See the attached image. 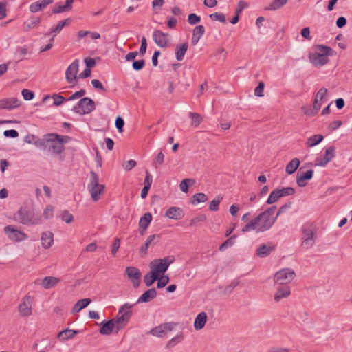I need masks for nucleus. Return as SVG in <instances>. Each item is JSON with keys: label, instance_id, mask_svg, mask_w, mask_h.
I'll return each instance as SVG.
<instances>
[{"label": "nucleus", "instance_id": "nucleus-1", "mask_svg": "<svg viewBox=\"0 0 352 352\" xmlns=\"http://www.w3.org/2000/svg\"><path fill=\"white\" fill-rule=\"evenodd\" d=\"M134 305L135 304L126 302L119 308L118 314L114 318L102 321L100 324V333L110 335L114 328L116 332L123 329L133 316L132 308Z\"/></svg>", "mask_w": 352, "mask_h": 352}, {"label": "nucleus", "instance_id": "nucleus-2", "mask_svg": "<svg viewBox=\"0 0 352 352\" xmlns=\"http://www.w3.org/2000/svg\"><path fill=\"white\" fill-rule=\"evenodd\" d=\"M276 209L275 206L268 208L248 223L243 228L242 232H248L256 230V232H263L270 230L277 220V216L273 217Z\"/></svg>", "mask_w": 352, "mask_h": 352}, {"label": "nucleus", "instance_id": "nucleus-3", "mask_svg": "<svg viewBox=\"0 0 352 352\" xmlns=\"http://www.w3.org/2000/svg\"><path fill=\"white\" fill-rule=\"evenodd\" d=\"M301 232V247L305 249L311 248L316 243L317 239V226L315 223L307 221L302 224L300 228Z\"/></svg>", "mask_w": 352, "mask_h": 352}, {"label": "nucleus", "instance_id": "nucleus-4", "mask_svg": "<svg viewBox=\"0 0 352 352\" xmlns=\"http://www.w3.org/2000/svg\"><path fill=\"white\" fill-rule=\"evenodd\" d=\"M13 220L25 226H35L42 223V217L34 210L21 207L13 215Z\"/></svg>", "mask_w": 352, "mask_h": 352}, {"label": "nucleus", "instance_id": "nucleus-5", "mask_svg": "<svg viewBox=\"0 0 352 352\" xmlns=\"http://www.w3.org/2000/svg\"><path fill=\"white\" fill-rule=\"evenodd\" d=\"M175 261L173 256H168L163 258H157L151 261L149 264L151 270L155 274H163L168 270V267Z\"/></svg>", "mask_w": 352, "mask_h": 352}, {"label": "nucleus", "instance_id": "nucleus-6", "mask_svg": "<svg viewBox=\"0 0 352 352\" xmlns=\"http://www.w3.org/2000/svg\"><path fill=\"white\" fill-rule=\"evenodd\" d=\"M88 189L94 201H97L100 199V195L104 190V186L99 184L98 176L94 171H91L90 173V182L88 185Z\"/></svg>", "mask_w": 352, "mask_h": 352}, {"label": "nucleus", "instance_id": "nucleus-7", "mask_svg": "<svg viewBox=\"0 0 352 352\" xmlns=\"http://www.w3.org/2000/svg\"><path fill=\"white\" fill-rule=\"evenodd\" d=\"M96 109L94 101L88 97L81 98L72 108V111L80 115L89 114Z\"/></svg>", "mask_w": 352, "mask_h": 352}, {"label": "nucleus", "instance_id": "nucleus-8", "mask_svg": "<svg viewBox=\"0 0 352 352\" xmlns=\"http://www.w3.org/2000/svg\"><path fill=\"white\" fill-rule=\"evenodd\" d=\"M295 277V272L290 268H283L276 272L274 280L276 283L287 285Z\"/></svg>", "mask_w": 352, "mask_h": 352}, {"label": "nucleus", "instance_id": "nucleus-9", "mask_svg": "<svg viewBox=\"0 0 352 352\" xmlns=\"http://www.w3.org/2000/svg\"><path fill=\"white\" fill-rule=\"evenodd\" d=\"M176 326L175 322H166L161 324L150 331V333L154 336L159 338H164L167 333L173 331Z\"/></svg>", "mask_w": 352, "mask_h": 352}, {"label": "nucleus", "instance_id": "nucleus-10", "mask_svg": "<svg viewBox=\"0 0 352 352\" xmlns=\"http://www.w3.org/2000/svg\"><path fill=\"white\" fill-rule=\"evenodd\" d=\"M4 232L7 234L8 238L13 241L21 242L28 239V235L14 228L13 226H7L4 228Z\"/></svg>", "mask_w": 352, "mask_h": 352}, {"label": "nucleus", "instance_id": "nucleus-11", "mask_svg": "<svg viewBox=\"0 0 352 352\" xmlns=\"http://www.w3.org/2000/svg\"><path fill=\"white\" fill-rule=\"evenodd\" d=\"M79 69V60L75 59L67 67L65 72V78L68 83H72L77 80V74Z\"/></svg>", "mask_w": 352, "mask_h": 352}, {"label": "nucleus", "instance_id": "nucleus-12", "mask_svg": "<svg viewBox=\"0 0 352 352\" xmlns=\"http://www.w3.org/2000/svg\"><path fill=\"white\" fill-rule=\"evenodd\" d=\"M170 35L161 30H155L153 32V39L154 42L160 47L166 48L168 46Z\"/></svg>", "mask_w": 352, "mask_h": 352}, {"label": "nucleus", "instance_id": "nucleus-13", "mask_svg": "<svg viewBox=\"0 0 352 352\" xmlns=\"http://www.w3.org/2000/svg\"><path fill=\"white\" fill-rule=\"evenodd\" d=\"M32 299L30 296H25L23 302L19 305V310L22 316H29L32 314Z\"/></svg>", "mask_w": 352, "mask_h": 352}, {"label": "nucleus", "instance_id": "nucleus-14", "mask_svg": "<svg viewBox=\"0 0 352 352\" xmlns=\"http://www.w3.org/2000/svg\"><path fill=\"white\" fill-rule=\"evenodd\" d=\"M309 58L312 65L315 67H322L329 62V58L322 54L316 52L310 53Z\"/></svg>", "mask_w": 352, "mask_h": 352}, {"label": "nucleus", "instance_id": "nucleus-15", "mask_svg": "<svg viewBox=\"0 0 352 352\" xmlns=\"http://www.w3.org/2000/svg\"><path fill=\"white\" fill-rule=\"evenodd\" d=\"M314 170L310 169L306 172H298L297 174L296 183L300 187H305L307 185V181L313 177Z\"/></svg>", "mask_w": 352, "mask_h": 352}, {"label": "nucleus", "instance_id": "nucleus-16", "mask_svg": "<svg viewBox=\"0 0 352 352\" xmlns=\"http://www.w3.org/2000/svg\"><path fill=\"white\" fill-rule=\"evenodd\" d=\"M165 216L171 219L179 220L184 217V212L182 208L172 206L166 210Z\"/></svg>", "mask_w": 352, "mask_h": 352}, {"label": "nucleus", "instance_id": "nucleus-17", "mask_svg": "<svg viewBox=\"0 0 352 352\" xmlns=\"http://www.w3.org/2000/svg\"><path fill=\"white\" fill-rule=\"evenodd\" d=\"M21 100L15 98H6L0 100V109H12L20 106Z\"/></svg>", "mask_w": 352, "mask_h": 352}, {"label": "nucleus", "instance_id": "nucleus-18", "mask_svg": "<svg viewBox=\"0 0 352 352\" xmlns=\"http://www.w3.org/2000/svg\"><path fill=\"white\" fill-rule=\"evenodd\" d=\"M160 238H161V236L160 234L150 235L147 238L144 244L142 245L140 249V254H141V256H143L146 255L147 253V250L149 248V245L151 244H152L153 242L154 244L157 243L160 241Z\"/></svg>", "mask_w": 352, "mask_h": 352}, {"label": "nucleus", "instance_id": "nucleus-19", "mask_svg": "<svg viewBox=\"0 0 352 352\" xmlns=\"http://www.w3.org/2000/svg\"><path fill=\"white\" fill-rule=\"evenodd\" d=\"M291 294V289L288 285H283L278 287L276 289V293L274 296V300L279 302L282 298H287Z\"/></svg>", "mask_w": 352, "mask_h": 352}, {"label": "nucleus", "instance_id": "nucleus-20", "mask_svg": "<svg viewBox=\"0 0 352 352\" xmlns=\"http://www.w3.org/2000/svg\"><path fill=\"white\" fill-rule=\"evenodd\" d=\"M41 16H31L27 21L23 23V30L25 32L30 31L36 27L41 23Z\"/></svg>", "mask_w": 352, "mask_h": 352}, {"label": "nucleus", "instance_id": "nucleus-21", "mask_svg": "<svg viewBox=\"0 0 352 352\" xmlns=\"http://www.w3.org/2000/svg\"><path fill=\"white\" fill-rule=\"evenodd\" d=\"M52 3L53 0H41V1H36L30 4L29 9L32 13H36L45 8Z\"/></svg>", "mask_w": 352, "mask_h": 352}, {"label": "nucleus", "instance_id": "nucleus-22", "mask_svg": "<svg viewBox=\"0 0 352 352\" xmlns=\"http://www.w3.org/2000/svg\"><path fill=\"white\" fill-rule=\"evenodd\" d=\"M275 249V245L269 244H262L256 250V255L258 257L263 258L269 256Z\"/></svg>", "mask_w": 352, "mask_h": 352}, {"label": "nucleus", "instance_id": "nucleus-23", "mask_svg": "<svg viewBox=\"0 0 352 352\" xmlns=\"http://www.w3.org/2000/svg\"><path fill=\"white\" fill-rule=\"evenodd\" d=\"M41 241L43 248H50L54 243L53 233L50 231L43 232L41 234Z\"/></svg>", "mask_w": 352, "mask_h": 352}, {"label": "nucleus", "instance_id": "nucleus-24", "mask_svg": "<svg viewBox=\"0 0 352 352\" xmlns=\"http://www.w3.org/2000/svg\"><path fill=\"white\" fill-rule=\"evenodd\" d=\"M157 296V291L155 288H151L138 299L136 303L148 302Z\"/></svg>", "mask_w": 352, "mask_h": 352}, {"label": "nucleus", "instance_id": "nucleus-25", "mask_svg": "<svg viewBox=\"0 0 352 352\" xmlns=\"http://www.w3.org/2000/svg\"><path fill=\"white\" fill-rule=\"evenodd\" d=\"M205 34V28L202 25L196 26L192 30L191 44L196 45L201 36Z\"/></svg>", "mask_w": 352, "mask_h": 352}, {"label": "nucleus", "instance_id": "nucleus-26", "mask_svg": "<svg viewBox=\"0 0 352 352\" xmlns=\"http://www.w3.org/2000/svg\"><path fill=\"white\" fill-rule=\"evenodd\" d=\"M72 21L70 18H67L66 19L60 21L56 25L52 27L50 29V31L45 34V36H50L51 34H54L56 35L63 30V28L67 24H69Z\"/></svg>", "mask_w": 352, "mask_h": 352}, {"label": "nucleus", "instance_id": "nucleus-27", "mask_svg": "<svg viewBox=\"0 0 352 352\" xmlns=\"http://www.w3.org/2000/svg\"><path fill=\"white\" fill-rule=\"evenodd\" d=\"M78 333L79 331L77 330H72L67 328L60 331L57 335V338L61 341H65L73 338Z\"/></svg>", "mask_w": 352, "mask_h": 352}, {"label": "nucleus", "instance_id": "nucleus-28", "mask_svg": "<svg viewBox=\"0 0 352 352\" xmlns=\"http://www.w3.org/2000/svg\"><path fill=\"white\" fill-rule=\"evenodd\" d=\"M207 321V314L206 312L202 311L199 313L195 318L194 322V327L196 330H200L205 326Z\"/></svg>", "mask_w": 352, "mask_h": 352}, {"label": "nucleus", "instance_id": "nucleus-29", "mask_svg": "<svg viewBox=\"0 0 352 352\" xmlns=\"http://www.w3.org/2000/svg\"><path fill=\"white\" fill-rule=\"evenodd\" d=\"M51 139L53 142H49V144L47 148H48L49 151H52L56 155L60 154L64 151V146L61 145V144H58L57 140H54L53 138Z\"/></svg>", "mask_w": 352, "mask_h": 352}, {"label": "nucleus", "instance_id": "nucleus-30", "mask_svg": "<svg viewBox=\"0 0 352 352\" xmlns=\"http://www.w3.org/2000/svg\"><path fill=\"white\" fill-rule=\"evenodd\" d=\"M188 43H184L181 45H177L175 47V56L178 61H181L184 59L185 54L188 50Z\"/></svg>", "mask_w": 352, "mask_h": 352}, {"label": "nucleus", "instance_id": "nucleus-31", "mask_svg": "<svg viewBox=\"0 0 352 352\" xmlns=\"http://www.w3.org/2000/svg\"><path fill=\"white\" fill-rule=\"evenodd\" d=\"M60 281V279L54 276H46L42 280V286L45 289L54 287Z\"/></svg>", "mask_w": 352, "mask_h": 352}, {"label": "nucleus", "instance_id": "nucleus-32", "mask_svg": "<svg viewBox=\"0 0 352 352\" xmlns=\"http://www.w3.org/2000/svg\"><path fill=\"white\" fill-rule=\"evenodd\" d=\"M50 135H52V133L44 135L42 138L34 142L35 146L43 149L47 148L49 144V142H53L51 139L52 137Z\"/></svg>", "mask_w": 352, "mask_h": 352}, {"label": "nucleus", "instance_id": "nucleus-33", "mask_svg": "<svg viewBox=\"0 0 352 352\" xmlns=\"http://www.w3.org/2000/svg\"><path fill=\"white\" fill-rule=\"evenodd\" d=\"M91 302L90 298H83L79 300L76 302V303L74 305L72 311L74 313H78L82 309L87 307Z\"/></svg>", "mask_w": 352, "mask_h": 352}, {"label": "nucleus", "instance_id": "nucleus-34", "mask_svg": "<svg viewBox=\"0 0 352 352\" xmlns=\"http://www.w3.org/2000/svg\"><path fill=\"white\" fill-rule=\"evenodd\" d=\"M300 160L298 158H294L286 166L285 171L287 174H293L300 165Z\"/></svg>", "mask_w": 352, "mask_h": 352}, {"label": "nucleus", "instance_id": "nucleus-35", "mask_svg": "<svg viewBox=\"0 0 352 352\" xmlns=\"http://www.w3.org/2000/svg\"><path fill=\"white\" fill-rule=\"evenodd\" d=\"M287 2V0H274L270 6L265 8V10L275 11L283 8Z\"/></svg>", "mask_w": 352, "mask_h": 352}, {"label": "nucleus", "instance_id": "nucleus-36", "mask_svg": "<svg viewBox=\"0 0 352 352\" xmlns=\"http://www.w3.org/2000/svg\"><path fill=\"white\" fill-rule=\"evenodd\" d=\"M152 221V214L150 212H146L142 217L139 221V228L147 229L149 224Z\"/></svg>", "mask_w": 352, "mask_h": 352}, {"label": "nucleus", "instance_id": "nucleus-37", "mask_svg": "<svg viewBox=\"0 0 352 352\" xmlns=\"http://www.w3.org/2000/svg\"><path fill=\"white\" fill-rule=\"evenodd\" d=\"M126 273L131 279H140L141 277L140 270L135 267H127L126 268Z\"/></svg>", "mask_w": 352, "mask_h": 352}, {"label": "nucleus", "instance_id": "nucleus-38", "mask_svg": "<svg viewBox=\"0 0 352 352\" xmlns=\"http://www.w3.org/2000/svg\"><path fill=\"white\" fill-rule=\"evenodd\" d=\"M316 53L317 54H322V56H324L326 57H327V56H332L333 55V50L329 47V46H326V45H318L316 46Z\"/></svg>", "mask_w": 352, "mask_h": 352}, {"label": "nucleus", "instance_id": "nucleus-39", "mask_svg": "<svg viewBox=\"0 0 352 352\" xmlns=\"http://www.w3.org/2000/svg\"><path fill=\"white\" fill-rule=\"evenodd\" d=\"M323 139L322 135H314L307 139L306 144L307 146L313 147L320 143Z\"/></svg>", "mask_w": 352, "mask_h": 352}, {"label": "nucleus", "instance_id": "nucleus-40", "mask_svg": "<svg viewBox=\"0 0 352 352\" xmlns=\"http://www.w3.org/2000/svg\"><path fill=\"white\" fill-rule=\"evenodd\" d=\"M159 278L158 274H155L151 270L144 277V282L147 287L151 286L155 280Z\"/></svg>", "mask_w": 352, "mask_h": 352}, {"label": "nucleus", "instance_id": "nucleus-41", "mask_svg": "<svg viewBox=\"0 0 352 352\" xmlns=\"http://www.w3.org/2000/svg\"><path fill=\"white\" fill-rule=\"evenodd\" d=\"M208 200V197L206 194L202 192H199L195 194L192 197L191 204L193 205H197L200 203L205 202Z\"/></svg>", "mask_w": 352, "mask_h": 352}, {"label": "nucleus", "instance_id": "nucleus-42", "mask_svg": "<svg viewBox=\"0 0 352 352\" xmlns=\"http://www.w3.org/2000/svg\"><path fill=\"white\" fill-rule=\"evenodd\" d=\"M280 198L281 196L279 193L278 188H276L270 193V196L267 199L266 203L267 204H272L276 202Z\"/></svg>", "mask_w": 352, "mask_h": 352}, {"label": "nucleus", "instance_id": "nucleus-43", "mask_svg": "<svg viewBox=\"0 0 352 352\" xmlns=\"http://www.w3.org/2000/svg\"><path fill=\"white\" fill-rule=\"evenodd\" d=\"M327 89L325 87L320 88L317 92L315 98L319 100L320 102H326L327 100Z\"/></svg>", "mask_w": 352, "mask_h": 352}, {"label": "nucleus", "instance_id": "nucleus-44", "mask_svg": "<svg viewBox=\"0 0 352 352\" xmlns=\"http://www.w3.org/2000/svg\"><path fill=\"white\" fill-rule=\"evenodd\" d=\"M183 340V335L182 333L177 334L176 336L170 339L166 344L167 348H172L178 343L181 342Z\"/></svg>", "mask_w": 352, "mask_h": 352}, {"label": "nucleus", "instance_id": "nucleus-45", "mask_svg": "<svg viewBox=\"0 0 352 352\" xmlns=\"http://www.w3.org/2000/svg\"><path fill=\"white\" fill-rule=\"evenodd\" d=\"M52 135L51 136L54 138V140H57L58 144H61V145L68 143L72 140V138L67 135H60L56 133H52Z\"/></svg>", "mask_w": 352, "mask_h": 352}, {"label": "nucleus", "instance_id": "nucleus-46", "mask_svg": "<svg viewBox=\"0 0 352 352\" xmlns=\"http://www.w3.org/2000/svg\"><path fill=\"white\" fill-rule=\"evenodd\" d=\"M189 116L190 118L192 119V126H194V127H197L198 126L201 121H202V118L201 117V116L197 113H189Z\"/></svg>", "mask_w": 352, "mask_h": 352}, {"label": "nucleus", "instance_id": "nucleus-47", "mask_svg": "<svg viewBox=\"0 0 352 352\" xmlns=\"http://www.w3.org/2000/svg\"><path fill=\"white\" fill-rule=\"evenodd\" d=\"M235 236H233L229 239H228L227 240H226V241H224L220 246H219V250L221 252H223L225 251L226 249H228V248L232 246L234 243V239H235Z\"/></svg>", "mask_w": 352, "mask_h": 352}, {"label": "nucleus", "instance_id": "nucleus-48", "mask_svg": "<svg viewBox=\"0 0 352 352\" xmlns=\"http://www.w3.org/2000/svg\"><path fill=\"white\" fill-rule=\"evenodd\" d=\"M278 191H279V193H280L281 197L292 195L295 193V189L292 187H285V188H278Z\"/></svg>", "mask_w": 352, "mask_h": 352}, {"label": "nucleus", "instance_id": "nucleus-49", "mask_svg": "<svg viewBox=\"0 0 352 352\" xmlns=\"http://www.w3.org/2000/svg\"><path fill=\"white\" fill-rule=\"evenodd\" d=\"M188 183L194 184L195 180L191 179H184L182 181V182L179 184V188L181 191L184 192H188Z\"/></svg>", "mask_w": 352, "mask_h": 352}, {"label": "nucleus", "instance_id": "nucleus-50", "mask_svg": "<svg viewBox=\"0 0 352 352\" xmlns=\"http://www.w3.org/2000/svg\"><path fill=\"white\" fill-rule=\"evenodd\" d=\"M209 17L212 20L219 21L221 23L226 22V16L223 13H221V12H215V13L211 14H210Z\"/></svg>", "mask_w": 352, "mask_h": 352}, {"label": "nucleus", "instance_id": "nucleus-51", "mask_svg": "<svg viewBox=\"0 0 352 352\" xmlns=\"http://www.w3.org/2000/svg\"><path fill=\"white\" fill-rule=\"evenodd\" d=\"M52 98L54 100L53 104L54 106H60L65 101H68L67 98H64L63 96L58 95V94H54Z\"/></svg>", "mask_w": 352, "mask_h": 352}, {"label": "nucleus", "instance_id": "nucleus-52", "mask_svg": "<svg viewBox=\"0 0 352 352\" xmlns=\"http://www.w3.org/2000/svg\"><path fill=\"white\" fill-rule=\"evenodd\" d=\"M222 199V197H217L210 202L209 208L212 211H217L219 210V204Z\"/></svg>", "mask_w": 352, "mask_h": 352}, {"label": "nucleus", "instance_id": "nucleus-53", "mask_svg": "<svg viewBox=\"0 0 352 352\" xmlns=\"http://www.w3.org/2000/svg\"><path fill=\"white\" fill-rule=\"evenodd\" d=\"M164 155L161 151L157 154V155L155 158L153 164V166H155V168H158L164 163Z\"/></svg>", "mask_w": 352, "mask_h": 352}, {"label": "nucleus", "instance_id": "nucleus-54", "mask_svg": "<svg viewBox=\"0 0 352 352\" xmlns=\"http://www.w3.org/2000/svg\"><path fill=\"white\" fill-rule=\"evenodd\" d=\"M157 280H158V282L157 284V288H163L169 282V277L167 275H166V276L163 275L162 276H160V275H159V278Z\"/></svg>", "mask_w": 352, "mask_h": 352}, {"label": "nucleus", "instance_id": "nucleus-55", "mask_svg": "<svg viewBox=\"0 0 352 352\" xmlns=\"http://www.w3.org/2000/svg\"><path fill=\"white\" fill-rule=\"evenodd\" d=\"M43 216L45 219L52 218L54 216V207L51 205L47 206L43 211Z\"/></svg>", "mask_w": 352, "mask_h": 352}, {"label": "nucleus", "instance_id": "nucleus-56", "mask_svg": "<svg viewBox=\"0 0 352 352\" xmlns=\"http://www.w3.org/2000/svg\"><path fill=\"white\" fill-rule=\"evenodd\" d=\"M336 148L333 146H329L325 151L324 157L328 160L329 162L335 156Z\"/></svg>", "mask_w": 352, "mask_h": 352}, {"label": "nucleus", "instance_id": "nucleus-57", "mask_svg": "<svg viewBox=\"0 0 352 352\" xmlns=\"http://www.w3.org/2000/svg\"><path fill=\"white\" fill-rule=\"evenodd\" d=\"M201 21V17L195 13L190 14L188 16V22L190 25H196Z\"/></svg>", "mask_w": 352, "mask_h": 352}, {"label": "nucleus", "instance_id": "nucleus-58", "mask_svg": "<svg viewBox=\"0 0 352 352\" xmlns=\"http://www.w3.org/2000/svg\"><path fill=\"white\" fill-rule=\"evenodd\" d=\"M145 60L144 59L134 60L132 65L133 69L135 71H140L144 68Z\"/></svg>", "mask_w": 352, "mask_h": 352}, {"label": "nucleus", "instance_id": "nucleus-59", "mask_svg": "<svg viewBox=\"0 0 352 352\" xmlns=\"http://www.w3.org/2000/svg\"><path fill=\"white\" fill-rule=\"evenodd\" d=\"M239 284V282L238 281H232L230 283V284H229L228 285H227L224 290H223V293L225 294H230L232 292V291L234 290V289Z\"/></svg>", "mask_w": 352, "mask_h": 352}, {"label": "nucleus", "instance_id": "nucleus-60", "mask_svg": "<svg viewBox=\"0 0 352 352\" xmlns=\"http://www.w3.org/2000/svg\"><path fill=\"white\" fill-rule=\"evenodd\" d=\"M22 96L25 100H31L34 97V93L29 89H24L22 90Z\"/></svg>", "mask_w": 352, "mask_h": 352}, {"label": "nucleus", "instance_id": "nucleus-61", "mask_svg": "<svg viewBox=\"0 0 352 352\" xmlns=\"http://www.w3.org/2000/svg\"><path fill=\"white\" fill-rule=\"evenodd\" d=\"M85 94H86V91L85 89H82L74 93L71 96H69L67 98V100H68V101H69V100H74L78 99V98L85 96Z\"/></svg>", "mask_w": 352, "mask_h": 352}, {"label": "nucleus", "instance_id": "nucleus-62", "mask_svg": "<svg viewBox=\"0 0 352 352\" xmlns=\"http://www.w3.org/2000/svg\"><path fill=\"white\" fill-rule=\"evenodd\" d=\"M265 87V84L263 82H259L258 85L254 89V94L256 96H263V90Z\"/></svg>", "mask_w": 352, "mask_h": 352}, {"label": "nucleus", "instance_id": "nucleus-63", "mask_svg": "<svg viewBox=\"0 0 352 352\" xmlns=\"http://www.w3.org/2000/svg\"><path fill=\"white\" fill-rule=\"evenodd\" d=\"M61 218L62 220L67 223H71L74 220L73 215L67 210L63 212Z\"/></svg>", "mask_w": 352, "mask_h": 352}, {"label": "nucleus", "instance_id": "nucleus-64", "mask_svg": "<svg viewBox=\"0 0 352 352\" xmlns=\"http://www.w3.org/2000/svg\"><path fill=\"white\" fill-rule=\"evenodd\" d=\"M120 246V240L119 238H116L113 241L111 247V254L115 256Z\"/></svg>", "mask_w": 352, "mask_h": 352}]
</instances>
